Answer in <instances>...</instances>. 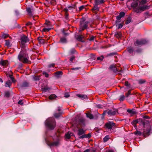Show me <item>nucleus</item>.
<instances>
[{
  "label": "nucleus",
  "mask_w": 152,
  "mask_h": 152,
  "mask_svg": "<svg viewBox=\"0 0 152 152\" xmlns=\"http://www.w3.org/2000/svg\"><path fill=\"white\" fill-rule=\"evenodd\" d=\"M45 141L47 144L50 146H57L60 144L59 138L56 133L53 136H47Z\"/></svg>",
  "instance_id": "f257e3e1"
},
{
  "label": "nucleus",
  "mask_w": 152,
  "mask_h": 152,
  "mask_svg": "<svg viewBox=\"0 0 152 152\" xmlns=\"http://www.w3.org/2000/svg\"><path fill=\"white\" fill-rule=\"evenodd\" d=\"M18 58L20 61L23 63H31L29 60V57L26 48H21V50L18 56Z\"/></svg>",
  "instance_id": "f03ea898"
},
{
  "label": "nucleus",
  "mask_w": 152,
  "mask_h": 152,
  "mask_svg": "<svg viewBox=\"0 0 152 152\" xmlns=\"http://www.w3.org/2000/svg\"><path fill=\"white\" fill-rule=\"evenodd\" d=\"M46 126L50 129H53L55 127L56 123L54 119L53 118H48L45 122Z\"/></svg>",
  "instance_id": "7ed1b4c3"
},
{
  "label": "nucleus",
  "mask_w": 152,
  "mask_h": 152,
  "mask_svg": "<svg viewBox=\"0 0 152 152\" xmlns=\"http://www.w3.org/2000/svg\"><path fill=\"white\" fill-rule=\"evenodd\" d=\"M20 40V43L21 48H26V43L29 41L28 38L26 36L23 35L21 37Z\"/></svg>",
  "instance_id": "20e7f679"
},
{
  "label": "nucleus",
  "mask_w": 152,
  "mask_h": 152,
  "mask_svg": "<svg viewBox=\"0 0 152 152\" xmlns=\"http://www.w3.org/2000/svg\"><path fill=\"white\" fill-rule=\"evenodd\" d=\"M88 22H84L83 21H81L80 24V28L79 32H80L82 30H84L86 29L88 26Z\"/></svg>",
  "instance_id": "39448f33"
},
{
  "label": "nucleus",
  "mask_w": 152,
  "mask_h": 152,
  "mask_svg": "<svg viewBox=\"0 0 152 152\" xmlns=\"http://www.w3.org/2000/svg\"><path fill=\"white\" fill-rule=\"evenodd\" d=\"M149 8V6H147L145 5H144L142 4H140V3L138 7L137 8V10H136V12H139V10L140 11H144V10L148 9Z\"/></svg>",
  "instance_id": "423d86ee"
},
{
  "label": "nucleus",
  "mask_w": 152,
  "mask_h": 152,
  "mask_svg": "<svg viewBox=\"0 0 152 152\" xmlns=\"http://www.w3.org/2000/svg\"><path fill=\"white\" fill-rule=\"evenodd\" d=\"M147 42L145 39L138 40L134 42V44L136 46H140L146 44Z\"/></svg>",
  "instance_id": "0eeeda50"
},
{
  "label": "nucleus",
  "mask_w": 152,
  "mask_h": 152,
  "mask_svg": "<svg viewBox=\"0 0 152 152\" xmlns=\"http://www.w3.org/2000/svg\"><path fill=\"white\" fill-rule=\"evenodd\" d=\"M140 121H141L144 126H145V124L147 122H149L148 121L144 120H142L141 119H139L134 120L133 121L132 123V124L134 125L136 124L139 122Z\"/></svg>",
  "instance_id": "6e6552de"
},
{
  "label": "nucleus",
  "mask_w": 152,
  "mask_h": 152,
  "mask_svg": "<svg viewBox=\"0 0 152 152\" xmlns=\"http://www.w3.org/2000/svg\"><path fill=\"white\" fill-rule=\"evenodd\" d=\"M115 124L113 122L109 121L105 124V126L108 129L110 130L115 126Z\"/></svg>",
  "instance_id": "1a4fd4ad"
},
{
  "label": "nucleus",
  "mask_w": 152,
  "mask_h": 152,
  "mask_svg": "<svg viewBox=\"0 0 152 152\" xmlns=\"http://www.w3.org/2000/svg\"><path fill=\"white\" fill-rule=\"evenodd\" d=\"M76 9V6L75 5H72L71 6H69L68 7V8H65L64 10L66 12H67L69 10H73Z\"/></svg>",
  "instance_id": "9d476101"
},
{
  "label": "nucleus",
  "mask_w": 152,
  "mask_h": 152,
  "mask_svg": "<svg viewBox=\"0 0 152 152\" xmlns=\"http://www.w3.org/2000/svg\"><path fill=\"white\" fill-rule=\"evenodd\" d=\"M107 113L110 116L116 115L118 113L117 111L115 110H109L107 112Z\"/></svg>",
  "instance_id": "9b49d317"
},
{
  "label": "nucleus",
  "mask_w": 152,
  "mask_h": 152,
  "mask_svg": "<svg viewBox=\"0 0 152 152\" xmlns=\"http://www.w3.org/2000/svg\"><path fill=\"white\" fill-rule=\"evenodd\" d=\"M8 64V61L7 60H1L0 61V65L3 66H7Z\"/></svg>",
  "instance_id": "f8f14e48"
},
{
  "label": "nucleus",
  "mask_w": 152,
  "mask_h": 152,
  "mask_svg": "<svg viewBox=\"0 0 152 152\" xmlns=\"http://www.w3.org/2000/svg\"><path fill=\"white\" fill-rule=\"evenodd\" d=\"M150 130L149 129L148 130H145L143 132V135L144 137H146L150 135Z\"/></svg>",
  "instance_id": "ddd939ff"
},
{
  "label": "nucleus",
  "mask_w": 152,
  "mask_h": 152,
  "mask_svg": "<svg viewBox=\"0 0 152 152\" xmlns=\"http://www.w3.org/2000/svg\"><path fill=\"white\" fill-rule=\"evenodd\" d=\"M127 50L128 52L131 55H133L134 53V50L133 48L132 47H129L127 48Z\"/></svg>",
  "instance_id": "4468645a"
},
{
  "label": "nucleus",
  "mask_w": 152,
  "mask_h": 152,
  "mask_svg": "<svg viewBox=\"0 0 152 152\" xmlns=\"http://www.w3.org/2000/svg\"><path fill=\"white\" fill-rule=\"evenodd\" d=\"M85 131L83 129H78L77 134L79 136H80L85 133Z\"/></svg>",
  "instance_id": "2eb2a0df"
},
{
  "label": "nucleus",
  "mask_w": 152,
  "mask_h": 152,
  "mask_svg": "<svg viewBox=\"0 0 152 152\" xmlns=\"http://www.w3.org/2000/svg\"><path fill=\"white\" fill-rule=\"evenodd\" d=\"M91 136V134L90 133H88L87 134H83L80 137V139H83L85 138H90Z\"/></svg>",
  "instance_id": "dca6fc26"
},
{
  "label": "nucleus",
  "mask_w": 152,
  "mask_h": 152,
  "mask_svg": "<svg viewBox=\"0 0 152 152\" xmlns=\"http://www.w3.org/2000/svg\"><path fill=\"white\" fill-rule=\"evenodd\" d=\"M60 42L62 43H66L67 42L66 38L65 37H61L60 38Z\"/></svg>",
  "instance_id": "f3484780"
},
{
  "label": "nucleus",
  "mask_w": 152,
  "mask_h": 152,
  "mask_svg": "<svg viewBox=\"0 0 152 152\" xmlns=\"http://www.w3.org/2000/svg\"><path fill=\"white\" fill-rule=\"evenodd\" d=\"M77 96L79 98L83 100L88 99L87 96L86 95L77 94Z\"/></svg>",
  "instance_id": "a211bd4d"
},
{
  "label": "nucleus",
  "mask_w": 152,
  "mask_h": 152,
  "mask_svg": "<svg viewBox=\"0 0 152 152\" xmlns=\"http://www.w3.org/2000/svg\"><path fill=\"white\" fill-rule=\"evenodd\" d=\"M138 4L137 1H134L131 4V6L132 7H136L137 6Z\"/></svg>",
  "instance_id": "6ab92c4d"
},
{
  "label": "nucleus",
  "mask_w": 152,
  "mask_h": 152,
  "mask_svg": "<svg viewBox=\"0 0 152 152\" xmlns=\"http://www.w3.org/2000/svg\"><path fill=\"white\" fill-rule=\"evenodd\" d=\"M73 134L72 133L68 132L65 134V137L66 138L69 139L70 138L71 136H72Z\"/></svg>",
  "instance_id": "aec40b11"
},
{
  "label": "nucleus",
  "mask_w": 152,
  "mask_h": 152,
  "mask_svg": "<svg viewBox=\"0 0 152 152\" xmlns=\"http://www.w3.org/2000/svg\"><path fill=\"white\" fill-rule=\"evenodd\" d=\"M29 86H30V84L29 83L26 82L23 83L21 85V86L22 87H28Z\"/></svg>",
  "instance_id": "412c9836"
},
{
  "label": "nucleus",
  "mask_w": 152,
  "mask_h": 152,
  "mask_svg": "<svg viewBox=\"0 0 152 152\" xmlns=\"http://www.w3.org/2000/svg\"><path fill=\"white\" fill-rule=\"evenodd\" d=\"M12 84V82L10 80H8L5 83V86L6 87H10Z\"/></svg>",
  "instance_id": "4be33fe9"
},
{
  "label": "nucleus",
  "mask_w": 152,
  "mask_h": 152,
  "mask_svg": "<svg viewBox=\"0 0 152 152\" xmlns=\"http://www.w3.org/2000/svg\"><path fill=\"white\" fill-rule=\"evenodd\" d=\"M57 98V96L54 94L51 95L49 96V99L51 100H53Z\"/></svg>",
  "instance_id": "5701e85b"
},
{
  "label": "nucleus",
  "mask_w": 152,
  "mask_h": 152,
  "mask_svg": "<svg viewBox=\"0 0 152 152\" xmlns=\"http://www.w3.org/2000/svg\"><path fill=\"white\" fill-rule=\"evenodd\" d=\"M79 122L80 124L83 125H85V120L83 118H80L79 119Z\"/></svg>",
  "instance_id": "b1692460"
},
{
  "label": "nucleus",
  "mask_w": 152,
  "mask_h": 152,
  "mask_svg": "<svg viewBox=\"0 0 152 152\" xmlns=\"http://www.w3.org/2000/svg\"><path fill=\"white\" fill-rule=\"evenodd\" d=\"M61 113L59 112L58 113H56L54 114V116L56 118H58L61 115Z\"/></svg>",
  "instance_id": "393cba45"
},
{
  "label": "nucleus",
  "mask_w": 152,
  "mask_h": 152,
  "mask_svg": "<svg viewBox=\"0 0 152 152\" xmlns=\"http://www.w3.org/2000/svg\"><path fill=\"white\" fill-rule=\"evenodd\" d=\"M5 42V45L8 47H10L11 46V44L9 40H6Z\"/></svg>",
  "instance_id": "a878e982"
},
{
  "label": "nucleus",
  "mask_w": 152,
  "mask_h": 152,
  "mask_svg": "<svg viewBox=\"0 0 152 152\" xmlns=\"http://www.w3.org/2000/svg\"><path fill=\"white\" fill-rule=\"evenodd\" d=\"M87 117L90 119H93V115L91 114L88 113L86 114Z\"/></svg>",
  "instance_id": "bb28decb"
},
{
  "label": "nucleus",
  "mask_w": 152,
  "mask_h": 152,
  "mask_svg": "<svg viewBox=\"0 0 152 152\" xmlns=\"http://www.w3.org/2000/svg\"><path fill=\"white\" fill-rule=\"evenodd\" d=\"M131 21V17H129L128 18L127 20H126V21L125 23V24H129Z\"/></svg>",
  "instance_id": "cd10ccee"
},
{
  "label": "nucleus",
  "mask_w": 152,
  "mask_h": 152,
  "mask_svg": "<svg viewBox=\"0 0 152 152\" xmlns=\"http://www.w3.org/2000/svg\"><path fill=\"white\" fill-rule=\"evenodd\" d=\"M110 138V137L109 135L106 136L103 139L104 142H106Z\"/></svg>",
  "instance_id": "c85d7f7f"
},
{
  "label": "nucleus",
  "mask_w": 152,
  "mask_h": 152,
  "mask_svg": "<svg viewBox=\"0 0 152 152\" xmlns=\"http://www.w3.org/2000/svg\"><path fill=\"white\" fill-rule=\"evenodd\" d=\"M110 68L111 69H113V70H114V71L115 72L116 71H117V70L115 66L114 65H111L110 66Z\"/></svg>",
  "instance_id": "c756f323"
},
{
  "label": "nucleus",
  "mask_w": 152,
  "mask_h": 152,
  "mask_svg": "<svg viewBox=\"0 0 152 152\" xmlns=\"http://www.w3.org/2000/svg\"><path fill=\"white\" fill-rule=\"evenodd\" d=\"M9 77L13 83H15V82L16 80L13 77H12V75H9Z\"/></svg>",
  "instance_id": "7c9ffc66"
},
{
  "label": "nucleus",
  "mask_w": 152,
  "mask_h": 152,
  "mask_svg": "<svg viewBox=\"0 0 152 152\" xmlns=\"http://www.w3.org/2000/svg\"><path fill=\"white\" fill-rule=\"evenodd\" d=\"M92 10H99V7L98 6V5L94 4V8L92 9Z\"/></svg>",
  "instance_id": "2f4dec72"
},
{
  "label": "nucleus",
  "mask_w": 152,
  "mask_h": 152,
  "mask_svg": "<svg viewBox=\"0 0 152 152\" xmlns=\"http://www.w3.org/2000/svg\"><path fill=\"white\" fill-rule=\"evenodd\" d=\"M51 29V27L49 28H44L42 30L44 31H49Z\"/></svg>",
  "instance_id": "473e14b6"
},
{
  "label": "nucleus",
  "mask_w": 152,
  "mask_h": 152,
  "mask_svg": "<svg viewBox=\"0 0 152 152\" xmlns=\"http://www.w3.org/2000/svg\"><path fill=\"white\" fill-rule=\"evenodd\" d=\"M76 52V51L74 48H72L70 50V53L72 54L75 53Z\"/></svg>",
  "instance_id": "72a5a7b5"
},
{
  "label": "nucleus",
  "mask_w": 152,
  "mask_h": 152,
  "mask_svg": "<svg viewBox=\"0 0 152 152\" xmlns=\"http://www.w3.org/2000/svg\"><path fill=\"white\" fill-rule=\"evenodd\" d=\"M134 134L140 136L141 135L142 133L139 131L136 130L134 133Z\"/></svg>",
  "instance_id": "f704fd0d"
},
{
  "label": "nucleus",
  "mask_w": 152,
  "mask_h": 152,
  "mask_svg": "<svg viewBox=\"0 0 152 152\" xmlns=\"http://www.w3.org/2000/svg\"><path fill=\"white\" fill-rule=\"evenodd\" d=\"M26 11L28 14H31V10L30 8L28 7L27 8Z\"/></svg>",
  "instance_id": "c9c22d12"
},
{
  "label": "nucleus",
  "mask_w": 152,
  "mask_h": 152,
  "mask_svg": "<svg viewBox=\"0 0 152 152\" xmlns=\"http://www.w3.org/2000/svg\"><path fill=\"white\" fill-rule=\"evenodd\" d=\"M127 111L131 114H134L135 113L134 111L132 110H127Z\"/></svg>",
  "instance_id": "e433bc0d"
},
{
  "label": "nucleus",
  "mask_w": 152,
  "mask_h": 152,
  "mask_svg": "<svg viewBox=\"0 0 152 152\" xmlns=\"http://www.w3.org/2000/svg\"><path fill=\"white\" fill-rule=\"evenodd\" d=\"M62 72L61 71H58L56 73V76L58 77L60 76V75H61Z\"/></svg>",
  "instance_id": "4c0bfd02"
},
{
  "label": "nucleus",
  "mask_w": 152,
  "mask_h": 152,
  "mask_svg": "<svg viewBox=\"0 0 152 152\" xmlns=\"http://www.w3.org/2000/svg\"><path fill=\"white\" fill-rule=\"evenodd\" d=\"M35 81L38 80H39V77L38 76H34L33 77Z\"/></svg>",
  "instance_id": "58836bf2"
},
{
  "label": "nucleus",
  "mask_w": 152,
  "mask_h": 152,
  "mask_svg": "<svg viewBox=\"0 0 152 152\" xmlns=\"http://www.w3.org/2000/svg\"><path fill=\"white\" fill-rule=\"evenodd\" d=\"M46 1H48L49 3L51 4H53L56 1V0H46Z\"/></svg>",
  "instance_id": "ea45409f"
},
{
  "label": "nucleus",
  "mask_w": 152,
  "mask_h": 152,
  "mask_svg": "<svg viewBox=\"0 0 152 152\" xmlns=\"http://www.w3.org/2000/svg\"><path fill=\"white\" fill-rule=\"evenodd\" d=\"M77 38L79 41H81L83 39V36L81 35H78Z\"/></svg>",
  "instance_id": "a19ab883"
},
{
  "label": "nucleus",
  "mask_w": 152,
  "mask_h": 152,
  "mask_svg": "<svg viewBox=\"0 0 152 152\" xmlns=\"http://www.w3.org/2000/svg\"><path fill=\"white\" fill-rule=\"evenodd\" d=\"M10 94L9 91H6L5 93V96L7 97H9L10 96Z\"/></svg>",
  "instance_id": "79ce46f5"
},
{
  "label": "nucleus",
  "mask_w": 152,
  "mask_h": 152,
  "mask_svg": "<svg viewBox=\"0 0 152 152\" xmlns=\"http://www.w3.org/2000/svg\"><path fill=\"white\" fill-rule=\"evenodd\" d=\"M125 15V13L124 12H121L119 14V15L120 16L121 18L123 17Z\"/></svg>",
  "instance_id": "37998d69"
},
{
  "label": "nucleus",
  "mask_w": 152,
  "mask_h": 152,
  "mask_svg": "<svg viewBox=\"0 0 152 152\" xmlns=\"http://www.w3.org/2000/svg\"><path fill=\"white\" fill-rule=\"evenodd\" d=\"M94 4L96 5H99L101 4L100 3L99 0H94Z\"/></svg>",
  "instance_id": "c03bdc74"
},
{
  "label": "nucleus",
  "mask_w": 152,
  "mask_h": 152,
  "mask_svg": "<svg viewBox=\"0 0 152 152\" xmlns=\"http://www.w3.org/2000/svg\"><path fill=\"white\" fill-rule=\"evenodd\" d=\"M125 98V96L124 95L121 96L120 97L119 100L121 101H123Z\"/></svg>",
  "instance_id": "a18cd8bd"
},
{
  "label": "nucleus",
  "mask_w": 152,
  "mask_h": 152,
  "mask_svg": "<svg viewBox=\"0 0 152 152\" xmlns=\"http://www.w3.org/2000/svg\"><path fill=\"white\" fill-rule=\"evenodd\" d=\"M48 89L49 88L48 87H45L42 88V90L43 91L45 92L47 91Z\"/></svg>",
  "instance_id": "49530a36"
},
{
  "label": "nucleus",
  "mask_w": 152,
  "mask_h": 152,
  "mask_svg": "<svg viewBox=\"0 0 152 152\" xmlns=\"http://www.w3.org/2000/svg\"><path fill=\"white\" fill-rule=\"evenodd\" d=\"M39 42L40 44H43L44 43V40L43 39H40L39 40Z\"/></svg>",
  "instance_id": "de8ad7c7"
},
{
  "label": "nucleus",
  "mask_w": 152,
  "mask_h": 152,
  "mask_svg": "<svg viewBox=\"0 0 152 152\" xmlns=\"http://www.w3.org/2000/svg\"><path fill=\"white\" fill-rule=\"evenodd\" d=\"M145 82V81L144 80L140 79L139 80V83L140 84L144 83Z\"/></svg>",
  "instance_id": "09e8293b"
},
{
  "label": "nucleus",
  "mask_w": 152,
  "mask_h": 152,
  "mask_svg": "<svg viewBox=\"0 0 152 152\" xmlns=\"http://www.w3.org/2000/svg\"><path fill=\"white\" fill-rule=\"evenodd\" d=\"M1 37L2 38L5 39L7 37L8 35L6 34H4L2 35Z\"/></svg>",
  "instance_id": "8fccbe9b"
},
{
  "label": "nucleus",
  "mask_w": 152,
  "mask_h": 152,
  "mask_svg": "<svg viewBox=\"0 0 152 152\" xmlns=\"http://www.w3.org/2000/svg\"><path fill=\"white\" fill-rule=\"evenodd\" d=\"M104 58V56H101L100 57H99L97 58V60L101 61Z\"/></svg>",
  "instance_id": "3c124183"
},
{
  "label": "nucleus",
  "mask_w": 152,
  "mask_h": 152,
  "mask_svg": "<svg viewBox=\"0 0 152 152\" xmlns=\"http://www.w3.org/2000/svg\"><path fill=\"white\" fill-rule=\"evenodd\" d=\"M45 24L46 25V26L48 27V28L51 27H50V22H48L47 23H45Z\"/></svg>",
  "instance_id": "603ef678"
},
{
  "label": "nucleus",
  "mask_w": 152,
  "mask_h": 152,
  "mask_svg": "<svg viewBox=\"0 0 152 152\" xmlns=\"http://www.w3.org/2000/svg\"><path fill=\"white\" fill-rule=\"evenodd\" d=\"M85 6L84 5H82L79 7V11L82 10L84 8H85Z\"/></svg>",
  "instance_id": "864d4df0"
},
{
  "label": "nucleus",
  "mask_w": 152,
  "mask_h": 152,
  "mask_svg": "<svg viewBox=\"0 0 152 152\" xmlns=\"http://www.w3.org/2000/svg\"><path fill=\"white\" fill-rule=\"evenodd\" d=\"M123 26V24L120 23L117 26L118 29H119L121 28Z\"/></svg>",
  "instance_id": "5fc2aeb1"
},
{
  "label": "nucleus",
  "mask_w": 152,
  "mask_h": 152,
  "mask_svg": "<svg viewBox=\"0 0 152 152\" xmlns=\"http://www.w3.org/2000/svg\"><path fill=\"white\" fill-rule=\"evenodd\" d=\"M146 2V0H142L140 2V4H144Z\"/></svg>",
  "instance_id": "6e6d98bb"
},
{
  "label": "nucleus",
  "mask_w": 152,
  "mask_h": 152,
  "mask_svg": "<svg viewBox=\"0 0 152 152\" xmlns=\"http://www.w3.org/2000/svg\"><path fill=\"white\" fill-rule=\"evenodd\" d=\"M116 53H111L108 54V56H113L116 54Z\"/></svg>",
  "instance_id": "4d7b16f0"
},
{
  "label": "nucleus",
  "mask_w": 152,
  "mask_h": 152,
  "mask_svg": "<svg viewBox=\"0 0 152 152\" xmlns=\"http://www.w3.org/2000/svg\"><path fill=\"white\" fill-rule=\"evenodd\" d=\"M64 96L66 98L69 97V94L68 93H66L64 94Z\"/></svg>",
  "instance_id": "13d9d810"
},
{
  "label": "nucleus",
  "mask_w": 152,
  "mask_h": 152,
  "mask_svg": "<svg viewBox=\"0 0 152 152\" xmlns=\"http://www.w3.org/2000/svg\"><path fill=\"white\" fill-rule=\"evenodd\" d=\"M43 75H45V77H48L49 76V75L47 73H46V72H43Z\"/></svg>",
  "instance_id": "bf43d9fd"
},
{
  "label": "nucleus",
  "mask_w": 152,
  "mask_h": 152,
  "mask_svg": "<svg viewBox=\"0 0 152 152\" xmlns=\"http://www.w3.org/2000/svg\"><path fill=\"white\" fill-rule=\"evenodd\" d=\"M121 18H122L120 16V15H118L117 16V17H116L117 20L119 21L120 20Z\"/></svg>",
  "instance_id": "052dcab7"
},
{
  "label": "nucleus",
  "mask_w": 152,
  "mask_h": 152,
  "mask_svg": "<svg viewBox=\"0 0 152 152\" xmlns=\"http://www.w3.org/2000/svg\"><path fill=\"white\" fill-rule=\"evenodd\" d=\"M130 91H129L126 94V97H128L130 95Z\"/></svg>",
  "instance_id": "680f3d73"
},
{
  "label": "nucleus",
  "mask_w": 152,
  "mask_h": 152,
  "mask_svg": "<svg viewBox=\"0 0 152 152\" xmlns=\"http://www.w3.org/2000/svg\"><path fill=\"white\" fill-rule=\"evenodd\" d=\"M80 68V67H76V68H72V70H76L79 69Z\"/></svg>",
  "instance_id": "e2e57ef3"
},
{
  "label": "nucleus",
  "mask_w": 152,
  "mask_h": 152,
  "mask_svg": "<svg viewBox=\"0 0 152 152\" xmlns=\"http://www.w3.org/2000/svg\"><path fill=\"white\" fill-rule=\"evenodd\" d=\"M97 107L99 108H102L103 107V106L102 105L98 104L97 105Z\"/></svg>",
  "instance_id": "0e129e2a"
},
{
  "label": "nucleus",
  "mask_w": 152,
  "mask_h": 152,
  "mask_svg": "<svg viewBox=\"0 0 152 152\" xmlns=\"http://www.w3.org/2000/svg\"><path fill=\"white\" fill-rule=\"evenodd\" d=\"M125 85L129 87L130 86V84L128 82H125Z\"/></svg>",
  "instance_id": "69168bd1"
},
{
  "label": "nucleus",
  "mask_w": 152,
  "mask_h": 152,
  "mask_svg": "<svg viewBox=\"0 0 152 152\" xmlns=\"http://www.w3.org/2000/svg\"><path fill=\"white\" fill-rule=\"evenodd\" d=\"M75 57L74 56H72L70 59V61H73V60L75 59Z\"/></svg>",
  "instance_id": "338daca9"
},
{
  "label": "nucleus",
  "mask_w": 152,
  "mask_h": 152,
  "mask_svg": "<svg viewBox=\"0 0 152 152\" xmlns=\"http://www.w3.org/2000/svg\"><path fill=\"white\" fill-rule=\"evenodd\" d=\"M55 65L54 64H50L48 65V67L50 68L51 67H53Z\"/></svg>",
  "instance_id": "774afa93"
}]
</instances>
